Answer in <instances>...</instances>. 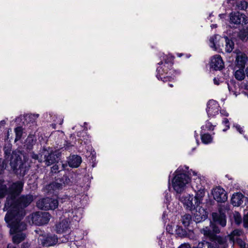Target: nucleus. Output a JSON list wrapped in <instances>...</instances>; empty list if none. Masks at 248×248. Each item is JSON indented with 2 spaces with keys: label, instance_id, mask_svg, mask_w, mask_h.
Listing matches in <instances>:
<instances>
[{
  "label": "nucleus",
  "instance_id": "obj_17",
  "mask_svg": "<svg viewBox=\"0 0 248 248\" xmlns=\"http://www.w3.org/2000/svg\"><path fill=\"white\" fill-rule=\"evenodd\" d=\"M223 38L220 35L216 34L211 36L209 39L210 46L215 50H217L222 46V42H220Z\"/></svg>",
  "mask_w": 248,
  "mask_h": 248
},
{
  "label": "nucleus",
  "instance_id": "obj_13",
  "mask_svg": "<svg viewBox=\"0 0 248 248\" xmlns=\"http://www.w3.org/2000/svg\"><path fill=\"white\" fill-rule=\"evenodd\" d=\"M212 194L214 199L217 202H224L227 200L226 192L220 186L214 188L212 190Z\"/></svg>",
  "mask_w": 248,
  "mask_h": 248
},
{
  "label": "nucleus",
  "instance_id": "obj_62",
  "mask_svg": "<svg viewBox=\"0 0 248 248\" xmlns=\"http://www.w3.org/2000/svg\"><path fill=\"white\" fill-rule=\"evenodd\" d=\"M170 175L169 176V184H170Z\"/></svg>",
  "mask_w": 248,
  "mask_h": 248
},
{
  "label": "nucleus",
  "instance_id": "obj_7",
  "mask_svg": "<svg viewBox=\"0 0 248 248\" xmlns=\"http://www.w3.org/2000/svg\"><path fill=\"white\" fill-rule=\"evenodd\" d=\"M10 166L16 173L21 176H24L29 169V166L26 163H23L21 157L15 154L12 155Z\"/></svg>",
  "mask_w": 248,
  "mask_h": 248
},
{
  "label": "nucleus",
  "instance_id": "obj_58",
  "mask_svg": "<svg viewBox=\"0 0 248 248\" xmlns=\"http://www.w3.org/2000/svg\"><path fill=\"white\" fill-rule=\"evenodd\" d=\"M246 73L247 77L248 78V66L246 69Z\"/></svg>",
  "mask_w": 248,
  "mask_h": 248
},
{
  "label": "nucleus",
  "instance_id": "obj_46",
  "mask_svg": "<svg viewBox=\"0 0 248 248\" xmlns=\"http://www.w3.org/2000/svg\"><path fill=\"white\" fill-rule=\"evenodd\" d=\"M26 142L31 143L32 144L35 143V141H34L33 138L32 137H28L26 140Z\"/></svg>",
  "mask_w": 248,
  "mask_h": 248
},
{
  "label": "nucleus",
  "instance_id": "obj_57",
  "mask_svg": "<svg viewBox=\"0 0 248 248\" xmlns=\"http://www.w3.org/2000/svg\"><path fill=\"white\" fill-rule=\"evenodd\" d=\"M0 124L1 125H4L5 124V121L4 120H2L0 122Z\"/></svg>",
  "mask_w": 248,
  "mask_h": 248
},
{
  "label": "nucleus",
  "instance_id": "obj_32",
  "mask_svg": "<svg viewBox=\"0 0 248 248\" xmlns=\"http://www.w3.org/2000/svg\"><path fill=\"white\" fill-rule=\"evenodd\" d=\"M214 127V125H213L210 122L207 121L206 122L205 125L202 126V131L203 130H213Z\"/></svg>",
  "mask_w": 248,
  "mask_h": 248
},
{
  "label": "nucleus",
  "instance_id": "obj_44",
  "mask_svg": "<svg viewBox=\"0 0 248 248\" xmlns=\"http://www.w3.org/2000/svg\"><path fill=\"white\" fill-rule=\"evenodd\" d=\"M244 226L246 228L248 227V212L244 217Z\"/></svg>",
  "mask_w": 248,
  "mask_h": 248
},
{
  "label": "nucleus",
  "instance_id": "obj_49",
  "mask_svg": "<svg viewBox=\"0 0 248 248\" xmlns=\"http://www.w3.org/2000/svg\"><path fill=\"white\" fill-rule=\"evenodd\" d=\"M214 83L215 85H218L220 83V80L219 78H215L213 79Z\"/></svg>",
  "mask_w": 248,
  "mask_h": 248
},
{
  "label": "nucleus",
  "instance_id": "obj_19",
  "mask_svg": "<svg viewBox=\"0 0 248 248\" xmlns=\"http://www.w3.org/2000/svg\"><path fill=\"white\" fill-rule=\"evenodd\" d=\"M245 16V15L238 12L232 13L230 14V21L232 23H233L234 24H239L242 21L243 22L246 24V22L244 21Z\"/></svg>",
  "mask_w": 248,
  "mask_h": 248
},
{
  "label": "nucleus",
  "instance_id": "obj_26",
  "mask_svg": "<svg viewBox=\"0 0 248 248\" xmlns=\"http://www.w3.org/2000/svg\"><path fill=\"white\" fill-rule=\"evenodd\" d=\"M201 135L202 141L203 143L207 144L212 142L213 138L209 134H202V132Z\"/></svg>",
  "mask_w": 248,
  "mask_h": 248
},
{
  "label": "nucleus",
  "instance_id": "obj_37",
  "mask_svg": "<svg viewBox=\"0 0 248 248\" xmlns=\"http://www.w3.org/2000/svg\"><path fill=\"white\" fill-rule=\"evenodd\" d=\"M31 156L33 159H34L35 160H38L40 162H42L43 161V156H41V154L40 155H37L34 153H31Z\"/></svg>",
  "mask_w": 248,
  "mask_h": 248
},
{
  "label": "nucleus",
  "instance_id": "obj_31",
  "mask_svg": "<svg viewBox=\"0 0 248 248\" xmlns=\"http://www.w3.org/2000/svg\"><path fill=\"white\" fill-rule=\"evenodd\" d=\"M25 117L27 122L33 123L39 117V114H27Z\"/></svg>",
  "mask_w": 248,
  "mask_h": 248
},
{
  "label": "nucleus",
  "instance_id": "obj_22",
  "mask_svg": "<svg viewBox=\"0 0 248 248\" xmlns=\"http://www.w3.org/2000/svg\"><path fill=\"white\" fill-rule=\"evenodd\" d=\"M82 162L80 156L77 155H73L70 157L68 164L72 168L78 167Z\"/></svg>",
  "mask_w": 248,
  "mask_h": 248
},
{
  "label": "nucleus",
  "instance_id": "obj_47",
  "mask_svg": "<svg viewBox=\"0 0 248 248\" xmlns=\"http://www.w3.org/2000/svg\"><path fill=\"white\" fill-rule=\"evenodd\" d=\"M233 87V84L232 83H228V88L230 92H232V93H234V91L232 89V87Z\"/></svg>",
  "mask_w": 248,
  "mask_h": 248
},
{
  "label": "nucleus",
  "instance_id": "obj_38",
  "mask_svg": "<svg viewBox=\"0 0 248 248\" xmlns=\"http://www.w3.org/2000/svg\"><path fill=\"white\" fill-rule=\"evenodd\" d=\"M235 242L237 243L241 247V248H245L246 244L241 239L239 238H236Z\"/></svg>",
  "mask_w": 248,
  "mask_h": 248
},
{
  "label": "nucleus",
  "instance_id": "obj_27",
  "mask_svg": "<svg viewBox=\"0 0 248 248\" xmlns=\"http://www.w3.org/2000/svg\"><path fill=\"white\" fill-rule=\"evenodd\" d=\"M192 221V217L190 214H185L182 217V222L185 227L189 225Z\"/></svg>",
  "mask_w": 248,
  "mask_h": 248
},
{
  "label": "nucleus",
  "instance_id": "obj_35",
  "mask_svg": "<svg viewBox=\"0 0 248 248\" xmlns=\"http://www.w3.org/2000/svg\"><path fill=\"white\" fill-rule=\"evenodd\" d=\"M227 239L229 238H227V236L224 238L222 237H217L216 238L217 242L220 245H225L227 242Z\"/></svg>",
  "mask_w": 248,
  "mask_h": 248
},
{
  "label": "nucleus",
  "instance_id": "obj_6",
  "mask_svg": "<svg viewBox=\"0 0 248 248\" xmlns=\"http://www.w3.org/2000/svg\"><path fill=\"white\" fill-rule=\"evenodd\" d=\"M192 176L195 177L193 178L191 186L193 190L196 192L197 198H203L205 195L204 185L206 182L204 178L202 176L197 175V172L191 170Z\"/></svg>",
  "mask_w": 248,
  "mask_h": 248
},
{
  "label": "nucleus",
  "instance_id": "obj_63",
  "mask_svg": "<svg viewBox=\"0 0 248 248\" xmlns=\"http://www.w3.org/2000/svg\"><path fill=\"white\" fill-rule=\"evenodd\" d=\"M169 86H170V87H173V85H172V84H169Z\"/></svg>",
  "mask_w": 248,
  "mask_h": 248
},
{
  "label": "nucleus",
  "instance_id": "obj_55",
  "mask_svg": "<svg viewBox=\"0 0 248 248\" xmlns=\"http://www.w3.org/2000/svg\"><path fill=\"white\" fill-rule=\"evenodd\" d=\"M4 153H5V156H7L9 157V156L10 155V151L8 149L7 150H5L4 151Z\"/></svg>",
  "mask_w": 248,
  "mask_h": 248
},
{
  "label": "nucleus",
  "instance_id": "obj_28",
  "mask_svg": "<svg viewBox=\"0 0 248 248\" xmlns=\"http://www.w3.org/2000/svg\"><path fill=\"white\" fill-rule=\"evenodd\" d=\"M234 76L238 80H242L245 78V74L243 69L236 70L234 74Z\"/></svg>",
  "mask_w": 248,
  "mask_h": 248
},
{
  "label": "nucleus",
  "instance_id": "obj_45",
  "mask_svg": "<svg viewBox=\"0 0 248 248\" xmlns=\"http://www.w3.org/2000/svg\"><path fill=\"white\" fill-rule=\"evenodd\" d=\"M59 169V165L56 164L51 168V171L53 173H56L60 171Z\"/></svg>",
  "mask_w": 248,
  "mask_h": 248
},
{
  "label": "nucleus",
  "instance_id": "obj_52",
  "mask_svg": "<svg viewBox=\"0 0 248 248\" xmlns=\"http://www.w3.org/2000/svg\"><path fill=\"white\" fill-rule=\"evenodd\" d=\"M220 114L222 115L225 116L227 117L229 116V113L225 110H220Z\"/></svg>",
  "mask_w": 248,
  "mask_h": 248
},
{
  "label": "nucleus",
  "instance_id": "obj_16",
  "mask_svg": "<svg viewBox=\"0 0 248 248\" xmlns=\"http://www.w3.org/2000/svg\"><path fill=\"white\" fill-rule=\"evenodd\" d=\"M211 67L215 70H220L224 67V62L219 55L214 56L211 59Z\"/></svg>",
  "mask_w": 248,
  "mask_h": 248
},
{
  "label": "nucleus",
  "instance_id": "obj_50",
  "mask_svg": "<svg viewBox=\"0 0 248 248\" xmlns=\"http://www.w3.org/2000/svg\"><path fill=\"white\" fill-rule=\"evenodd\" d=\"M188 237L190 239H194L195 238V236L193 232H189L188 234Z\"/></svg>",
  "mask_w": 248,
  "mask_h": 248
},
{
  "label": "nucleus",
  "instance_id": "obj_15",
  "mask_svg": "<svg viewBox=\"0 0 248 248\" xmlns=\"http://www.w3.org/2000/svg\"><path fill=\"white\" fill-rule=\"evenodd\" d=\"M64 186L65 183L62 182L61 180H60L59 182H58V180H57V181L48 185L46 188L48 193L57 195L58 192L62 190Z\"/></svg>",
  "mask_w": 248,
  "mask_h": 248
},
{
  "label": "nucleus",
  "instance_id": "obj_8",
  "mask_svg": "<svg viewBox=\"0 0 248 248\" xmlns=\"http://www.w3.org/2000/svg\"><path fill=\"white\" fill-rule=\"evenodd\" d=\"M202 198H197L196 194L194 197L193 195H186L180 198L186 209L192 211L198 208L201 203Z\"/></svg>",
  "mask_w": 248,
  "mask_h": 248
},
{
  "label": "nucleus",
  "instance_id": "obj_10",
  "mask_svg": "<svg viewBox=\"0 0 248 248\" xmlns=\"http://www.w3.org/2000/svg\"><path fill=\"white\" fill-rule=\"evenodd\" d=\"M30 217L32 224L40 226L46 224L49 222L50 215L47 212H37L32 214Z\"/></svg>",
  "mask_w": 248,
  "mask_h": 248
},
{
  "label": "nucleus",
  "instance_id": "obj_25",
  "mask_svg": "<svg viewBox=\"0 0 248 248\" xmlns=\"http://www.w3.org/2000/svg\"><path fill=\"white\" fill-rule=\"evenodd\" d=\"M196 248H217L216 245L205 241L199 242Z\"/></svg>",
  "mask_w": 248,
  "mask_h": 248
},
{
  "label": "nucleus",
  "instance_id": "obj_4",
  "mask_svg": "<svg viewBox=\"0 0 248 248\" xmlns=\"http://www.w3.org/2000/svg\"><path fill=\"white\" fill-rule=\"evenodd\" d=\"M173 175L172 187L177 193L181 194L186 190L191 182V170H188V167L186 166H181L175 171Z\"/></svg>",
  "mask_w": 248,
  "mask_h": 248
},
{
  "label": "nucleus",
  "instance_id": "obj_41",
  "mask_svg": "<svg viewBox=\"0 0 248 248\" xmlns=\"http://www.w3.org/2000/svg\"><path fill=\"white\" fill-rule=\"evenodd\" d=\"M202 232L204 234V235L206 236H210L211 234V231L208 227L203 228L202 230Z\"/></svg>",
  "mask_w": 248,
  "mask_h": 248
},
{
  "label": "nucleus",
  "instance_id": "obj_43",
  "mask_svg": "<svg viewBox=\"0 0 248 248\" xmlns=\"http://www.w3.org/2000/svg\"><path fill=\"white\" fill-rule=\"evenodd\" d=\"M222 123L226 125L227 127L226 129H224L223 130V131H226L227 129H229L230 125H229V120L227 118H224L222 121Z\"/></svg>",
  "mask_w": 248,
  "mask_h": 248
},
{
  "label": "nucleus",
  "instance_id": "obj_2",
  "mask_svg": "<svg viewBox=\"0 0 248 248\" xmlns=\"http://www.w3.org/2000/svg\"><path fill=\"white\" fill-rule=\"evenodd\" d=\"M62 202H66L62 208L63 216L65 219H63L56 224L55 231L58 233L69 232L70 230L69 221L66 219H72L79 221L82 217L81 210L71 208V197L65 195L61 198Z\"/></svg>",
  "mask_w": 248,
  "mask_h": 248
},
{
  "label": "nucleus",
  "instance_id": "obj_23",
  "mask_svg": "<svg viewBox=\"0 0 248 248\" xmlns=\"http://www.w3.org/2000/svg\"><path fill=\"white\" fill-rule=\"evenodd\" d=\"M242 231L238 229L234 230L230 235L227 236L230 242L234 244L236 238H238V236H240L242 233Z\"/></svg>",
  "mask_w": 248,
  "mask_h": 248
},
{
  "label": "nucleus",
  "instance_id": "obj_51",
  "mask_svg": "<svg viewBox=\"0 0 248 248\" xmlns=\"http://www.w3.org/2000/svg\"><path fill=\"white\" fill-rule=\"evenodd\" d=\"M30 246V245L28 243H24L21 245V248H28Z\"/></svg>",
  "mask_w": 248,
  "mask_h": 248
},
{
  "label": "nucleus",
  "instance_id": "obj_42",
  "mask_svg": "<svg viewBox=\"0 0 248 248\" xmlns=\"http://www.w3.org/2000/svg\"><path fill=\"white\" fill-rule=\"evenodd\" d=\"M164 195H165L164 196H165V200H166V202L168 203L169 202H170V201L171 199L170 194V192L166 191L164 193Z\"/></svg>",
  "mask_w": 248,
  "mask_h": 248
},
{
  "label": "nucleus",
  "instance_id": "obj_14",
  "mask_svg": "<svg viewBox=\"0 0 248 248\" xmlns=\"http://www.w3.org/2000/svg\"><path fill=\"white\" fill-rule=\"evenodd\" d=\"M219 106L214 100H210L207 104L206 112L209 117H214L218 114Z\"/></svg>",
  "mask_w": 248,
  "mask_h": 248
},
{
  "label": "nucleus",
  "instance_id": "obj_29",
  "mask_svg": "<svg viewBox=\"0 0 248 248\" xmlns=\"http://www.w3.org/2000/svg\"><path fill=\"white\" fill-rule=\"evenodd\" d=\"M239 38L242 41H246L248 39V28L241 30L239 33Z\"/></svg>",
  "mask_w": 248,
  "mask_h": 248
},
{
  "label": "nucleus",
  "instance_id": "obj_33",
  "mask_svg": "<svg viewBox=\"0 0 248 248\" xmlns=\"http://www.w3.org/2000/svg\"><path fill=\"white\" fill-rule=\"evenodd\" d=\"M15 132L16 133V137L15 140H19L22 135V128L21 127H17L15 129Z\"/></svg>",
  "mask_w": 248,
  "mask_h": 248
},
{
  "label": "nucleus",
  "instance_id": "obj_56",
  "mask_svg": "<svg viewBox=\"0 0 248 248\" xmlns=\"http://www.w3.org/2000/svg\"><path fill=\"white\" fill-rule=\"evenodd\" d=\"M7 248H16V247L10 244H8Z\"/></svg>",
  "mask_w": 248,
  "mask_h": 248
},
{
  "label": "nucleus",
  "instance_id": "obj_59",
  "mask_svg": "<svg viewBox=\"0 0 248 248\" xmlns=\"http://www.w3.org/2000/svg\"><path fill=\"white\" fill-rule=\"evenodd\" d=\"M217 25L216 24H212L211 27L212 28H216Z\"/></svg>",
  "mask_w": 248,
  "mask_h": 248
},
{
  "label": "nucleus",
  "instance_id": "obj_60",
  "mask_svg": "<svg viewBox=\"0 0 248 248\" xmlns=\"http://www.w3.org/2000/svg\"><path fill=\"white\" fill-rule=\"evenodd\" d=\"M198 136L197 134L196 133V132L195 131V138L197 139Z\"/></svg>",
  "mask_w": 248,
  "mask_h": 248
},
{
  "label": "nucleus",
  "instance_id": "obj_12",
  "mask_svg": "<svg viewBox=\"0 0 248 248\" xmlns=\"http://www.w3.org/2000/svg\"><path fill=\"white\" fill-rule=\"evenodd\" d=\"M41 156H43V161L45 162L47 166H49L54 163L57 161L58 156L52 152L44 149L41 152Z\"/></svg>",
  "mask_w": 248,
  "mask_h": 248
},
{
  "label": "nucleus",
  "instance_id": "obj_20",
  "mask_svg": "<svg viewBox=\"0 0 248 248\" xmlns=\"http://www.w3.org/2000/svg\"><path fill=\"white\" fill-rule=\"evenodd\" d=\"M244 195L241 193L233 194L231 198V203L234 206H239L243 202Z\"/></svg>",
  "mask_w": 248,
  "mask_h": 248
},
{
  "label": "nucleus",
  "instance_id": "obj_48",
  "mask_svg": "<svg viewBox=\"0 0 248 248\" xmlns=\"http://www.w3.org/2000/svg\"><path fill=\"white\" fill-rule=\"evenodd\" d=\"M159 240H159V241H158V245L160 246L161 248H162V243H161V242H162V239H164V233H162L161 234V236L159 237Z\"/></svg>",
  "mask_w": 248,
  "mask_h": 248
},
{
  "label": "nucleus",
  "instance_id": "obj_18",
  "mask_svg": "<svg viewBox=\"0 0 248 248\" xmlns=\"http://www.w3.org/2000/svg\"><path fill=\"white\" fill-rule=\"evenodd\" d=\"M195 209L196 211L194 214V218L196 222H200L206 218L207 217V212L203 208L199 206Z\"/></svg>",
  "mask_w": 248,
  "mask_h": 248
},
{
  "label": "nucleus",
  "instance_id": "obj_9",
  "mask_svg": "<svg viewBox=\"0 0 248 248\" xmlns=\"http://www.w3.org/2000/svg\"><path fill=\"white\" fill-rule=\"evenodd\" d=\"M212 218L213 223H212L211 225L212 231L214 232L218 233L220 232V230L216 226V225L218 224L222 227H225L226 225V215L225 213L219 210L217 213H212Z\"/></svg>",
  "mask_w": 248,
  "mask_h": 248
},
{
  "label": "nucleus",
  "instance_id": "obj_54",
  "mask_svg": "<svg viewBox=\"0 0 248 248\" xmlns=\"http://www.w3.org/2000/svg\"><path fill=\"white\" fill-rule=\"evenodd\" d=\"M81 140H82V142H81V144H82V143L84 142V144H88L89 143H90V140H86V141H83L85 140V139H84V140H82V139H80Z\"/></svg>",
  "mask_w": 248,
  "mask_h": 248
},
{
  "label": "nucleus",
  "instance_id": "obj_5",
  "mask_svg": "<svg viewBox=\"0 0 248 248\" xmlns=\"http://www.w3.org/2000/svg\"><path fill=\"white\" fill-rule=\"evenodd\" d=\"M24 186V182L19 181L13 183L9 188L4 184L3 180H0V199L3 198L8 193L6 198L3 210H7L14 202L16 196L22 191Z\"/></svg>",
  "mask_w": 248,
  "mask_h": 248
},
{
  "label": "nucleus",
  "instance_id": "obj_1",
  "mask_svg": "<svg viewBox=\"0 0 248 248\" xmlns=\"http://www.w3.org/2000/svg\"><path fill=\"white\" fill-rule=\"evenodd\" d=\"M35 197L31 195H24L18 199H15L14 202L9 208L5 216V221L10 228V233L13 234V241L18 244L24 240L25 234L22 232L26 229V224L21 220L25 215L24 209L29 206L34 200Z\"/></svg>",
  "mask_w": 248,
  "mask_h": 248
},
{
  "label": "nucleus",
  "instance_id": "obj_40",
  "mask_svg": "<svg viewBox=\"0 0 248 248\" xmlns=\"http://www.w3.org/2000/svg\"><path fill=\"white\" fill-rule=\"evenodd\" d=\"M169 213H170V212L167 213V211H164L163 212V214L162 217V220H163V222H164V223H166L167 222Z\"/></svg>",
  "mask_w": 248,
  "mask_h": 248
},
{
  "label": "nucleus",
  "instance_id": "obj_39",
  "mask_svg": "<svg viewBox=\"0 0 248 248\" xmlns=\"http://www.w3.org/2000/svg\"><path fill=\"white\" fill-rule=\"evenodd\" d=\"M233 127H235L237 131H238L240 134H243L244 133V130L243 127H241V126L238 124H233Z\"/></svg>",
  "mask_w": 248,
  "mask_h": 248
},
{
  "label": "nucleus",
  "instance_id": "obj_61",
  "mask_svg": "<svg viewBox=\"0 0 248 248\" xmlns=\"http://www.w3.org/2000/svg\"><path fill=\"white\" fill-rule=\"evenodd\" d=\"M185 235H186V233H185V232H184V233L182 234V236H185Z\"/></svg>",
  "mask_w": 248,
  "mask_h": 248
},
{
  "label": "nucleus",
  "instance_id": "obj_34",
  "mask_svg": "<svg viewBox=\"0 0 248 248\" xmlns=\"http://www.w3.org/2000/svg\"><path fill=\"white\" fill-rule=\"evenodd\" d=\"M248 6V3L245 0L241 1L238 5V8L240 10H246Z\"/></svg>",
  "mask_w": 248,
  "mask_h": 248
},
{
  "label": "nucleus",
  "instance_id": "obj_64",
  "mask_svg": "<svg viewBox=\"0 0 248 248\" xmlns=\"http://www.w3.org/2000/svg\"><path fill=\"white\" fill-rule=\"evenodd\" d=\"M84 130H87V128H86V126H85V127H84Z\"/></svg>",
  "mask_w": 248,
  "mask_h": 248
},
{
  "label": "nucleus",
  "instance_id": "obj_21",
  "mask_svg": "<svg viewBox=\"0 0 248 248\" xmlns=\"http://www.w3.org/2000/svg\"><path fill=\"white\" fill-rule=\"evenodd\" d=\"M58 242V237L56 235H48L42 240V243L44 246H52L56 244Z\"/></svg>",
  "mask_w": 248,
  "mask_h": 248
},
{
  "label": "nucleus",
  "instance_id": "obj_30",
  "mask_svg": "<svg viewBox=\"0 0 248 248\" xmlns=\"http://www.w3.org/2000/svg\"><path fill=\"white\" fill-rule=\"evenodd\" d=\"M247 59L245 55H237L236 61L241 66H243L246 62Z\"/></svg>",
  "mask_w": 248,
  "mask_h": 248
},
{
  "label": "nucleus",
  "instance_id": "obj_36",
  "mask_svg": "<svg viewBox=\"0 0 248 248\" xmlns=\"http://www.w3.org/2000/svg\"><path fill=\"white\" fill-rule=\"evenodd\" d=\"M234 221L236 224L239 225L242 222V218L240 215L238 213H235L234 215Z\"/></svg>",
  "mask_w": 248,
  "mask_h": 248
},
{
  "label": "nucleus",
  "instance_id": "obj_24",
  "mask_svg": "<svg viewBox=\"0 0 248 248\" xmlns=\"http://www.w3.org/2000/svg\"><path fill=\"white\" fill-rule=\"evenodd\" d=\"M224 39L225 42V51L228 53H230L234 48V43L227 36L224 37Z\"/></svg>",
  "mask_w": 248,
  "mask_h": 248
},
{
  "label": "nucleus",
  "instance_id": "obj_53",
  "mask_svg": "<svg viewBox=\"0 0 248 248\" xmlns=\"http://www.w3.org/2000/svg\"><path fill=\"white\" fill-rule=\"evenodd\" d=\"M178 248H190V247L189 245L182 244L180 246H179Z\"/></svg>",
  "mask_w": 248,
  "mask_h": 248
},
{
  "label": "nucleus",
  "instance_id": "obj_3",
  "mask_svg": "<svg viewBox=\"0 0 248 248\" xmlns=\"http://www.w3.org/2000/svg\"><path fill=\"white\" fill-rule=\"evenodd\" d=\"M160 62L158 63L156 68V77L164 82L174 79V77L180 74L179 70L171 69L173 57L170 55L160 54Z\"/></svg>",
  "mask_w": 248,
  "mask_h": 248
},
{
  "label": "nucleus",
  "instance_id": "obj_11",
  "mask_svg": "<svg viewBox=\"0 0 248 248\" xmlns=\"http://www.w3.org/2000/svg\"><path fill=\"white\" fill-rule=\"evenodd\" d=\"M58 204L57 200L46 198L39 200L37 202V206L42 210H54L57 208Z\"/></svg>",
  "mask_w": 248,
  "mask_h": 248
}]
</instances>
